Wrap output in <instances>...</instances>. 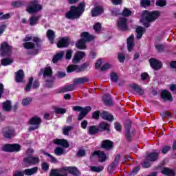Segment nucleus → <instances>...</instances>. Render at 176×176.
Instances as JSON below:
<instances>
[{"label":"nucleus","instance_id":"nucleus-1","mask_svg":"<svg viewBox=\"0 0 176 176\" xmlns=\"http://www.w3.org/2000/svg\"><path fill=\"white\" fill-rule=\"evenodd\" d=\"M86 8V3L85 2L80 3L78 6H72L70 10L65 14L66 19L69 20H75L79 19L83 14L85 8Z\"/></svg>","mask_w":176,"mask_h":176},{"label":"nucleus","instance_id":"nucleus-2","mask_svg":"<svg viewBox=\"0 0 176 176\" xmlns=\"http://www.w3.org/2000/svg\"><path fill=\"white\" fill-rule=\"evenodd\" d=\"M159 16H160V13L157 11L149 12L145 10L143 12L141 21L144 27L148 28V27H151L150 23L155 21V20H157Z\"/></svg>","mask_w":176,"mask_h":176},{"label":"nucleus","instance_id":"nucleus-3","mask_svg":"<svg viewBox=\"0 0 176 176\" xmlns=\"http://www.w3.org/2000/svg\"><path fill=\"white\" fill-rule=\"evenodd\" d=\"M23 41L25 42L23 44L25 49H35L36 52H38L41 49V46L38 44L41 42V38L38 37L26 36Z\"/></svg>","mask_w":176,"mask_h":176},{"label":"nucleus","instance_id":"nucleus-4","mask_svg":"<svg viewBox=\"0 0 176 176\" xmlns=\"http://www.w3.org/2000/svg\"><path fill=\"white\" fill-rule=\"evenodd\" d=\"M43 9V6L39 4L38 0H33L30 1L26 7V12L29 13V14H34V13H38V12H41Z\"/></svg>","mask_w":176,"mask_h":176},{"label":"nucleus","instance_id":"nucleus-5","mask_svg":"<svg viewBox=\"0 0 176 176\" xmlns=\"http://www.w3.org/2000/svg\"><path fill=\"white\" fill-rule=\"evenodd\" d=\"M41 162L39 157L29 156L23 159V165L30 167L32 164H38Z\"/></svg>","mask_w":176,"mask_h":176},{"label":"nucleus","instance_id":"nucleus-6","mask_svg":"<svg viewBox=\"0 0 176 176\" xmlns=\"http://www.w3.org/2000/svg\"><path fill=\"white\" fill-rule=\"evenodd\" d=\"M0 52L3 57H8L12 54V47L4 42L1 45Z\"/></svg>","mask_w":176,"mask_h":176},{"label":"nucleus","instance_id":"nucleus-7","mask_svg":"<svg viewBox=\"0 0 176 176\" xmlns=\"http://www.w3.org/2000/svg\"><path fill=\"white\" fill-rule=\"evenodd\" d=\"M21 146L19 144H6L2 147L4 152H20Z\"/></svg>","mask_w":176,"mask_h":176},{"label":"nucleus","instance_id":"nucleus-8","mask_svg":"<svg viewBox=\"0 0 176 176\" xmlns=\"http://www.w3.org/2000/svg\"><path fill=\"white\" fill-rule=\"evenodd\" d=\"M68 175V169L64 166L59 169H52L50 172V176H67Z\"/></svg>","mask_w":176,"mask_h":176},{"label":"nucleus","instance_id":"nucleus-9","mask_svg":"<svg viewBox=\"0 0 176 176\" xmlns=\"http://www.w3.org/2000/svg\"><path fill=\"white\" fill-rule=\"evenodd\" d=\"M41 118L38 116L32 118V119L30 120V124L31 125L29 128L30 131H34V130L39 129V124H41Z\"/></svg>","mask_w":176,"mask_h":176},{"label":"nucleus","instance_id":"nucleus-10","mask_svg":"<svg viewBox=\"0 0 176 176\" xmlns=\"http://www.w3.org/2000/svg\"><path fill=\"white\" fill-rule=\"evenodd\" d=\"M85 56H86V53H85V52H77L73 57V64H78V63H80V60H82Z\"/></svg>","mask_w":176,"mask_h":176},{"label":"nucleus","instance_id":"nucleus-11","mask_svg":"<svg viewBox=\"0 0 176 176\" xmlns=\"http://www.w3.org/2000/svg\"><path fill=\"white\" fill-rule=\"evenodd\" d=\"M43 75V78H52V75H53V70L50 67H45L42 69L38 73V76Z\"/></svg>","mask_w":176,"mask_h":176},{"label":"nucleus","instance_id":"nucleus-12","mask_svg":"<svg viewBox=\"0 0 176 176\" xmlns=\"http://www.w3.org/2000/svg\"><path fill=\"white\" fill-rule=\"evenodd\" d=\"M87 71V67H67V72L69 73L71 72H77L78 74L80 72H86Z\"/></svg>","mask_w":176,"mask_h":176},{"label":"nucleus","instance_id":"nucleus-13","mask_svg":"<svg viewBox=\"0 0 176 176\" xmlns=\"http://www.w3.org/2000/svg\"><path fill=\"white\" fill-rule=\"evenodd\" d=\"M117 24L119 30H122V31H126V30H127V19L124 17L120 18Z\"/></svg>","mask_w":176,"mask_h":176},{"label":"nucleus","instance_id":"nucleus-14","mask_svg":"<svg viewBox=\"0 0 176 176\" xmlns=\"http://www.w3.org/2000/svg\"><path fill=\"white\" fill-rule=\"evenodd\" d=\"M69 45V39L68 38V37H63L58 41L57 43V47H59V49H61L63 47H68Z\"/></svg>","mask_w":176,"mask_h":176},{"label":"nucleus","instance_id":"nucleus-15","mask_svg":"<svg viewBox=\"0 0 176 176\" xmlns=\"http://www.w3.org/2000/svg\"><path fill=\"white\" fill-rule=\"evenodd\" d=\"M101 148L105 151H109L113 148V142L109 140H103L101 143Z\"/></svg>","mask_w":176,"mask_h":176},{"label":"nucleus","instance_id":"nucleus-16","mask_svg":"<svg viewBox=\"0 0 176 176\" xmlns=\"http://www.w3.org/2000/svg\"><path fill=\"white\" fill-rule=\"evenodd\" d=\"M54 144H55V145L63 146V148H69V143H68V140L65 139H56L54 140Z\"/></svg>","mask_w":176,"mask_h":176},{"label":"nucleus","instance_id":"nucleus-17","mask_svg":"<svg viewBox=\"0 0 176 176\" xmlns=\"http://www.w3.org/2000/svg\"><path fill=\"white\" fill-rule=\"evenodd\" d=\"M159 159V152L155 150L153 153H148L146 155V160L148 162H156Z\"/></svg>","mask_w":176,"mask_h":176},{"label":"nucleus","instance_id":"nucleus-18","mask_svg":"<svg viewBox=\"0 0 176 176\" xmlns=\"http://www.w3.org/2000/svg\"><path fill=\"white\" fill-rule=\"evenodd\" d=\"M104 13V8L102 6H96L91 10L92 17H97L100 14Z\"/></svg>","mask_w":176,"mask_h":176},{"label":"nucleus","instance_id":"nucleus-19","mask_svg":"<svg viewBox=\"0 0 176 176\" xmlns=\"http://www.w3.org/2000/svg\"><path fill=\"white\" fill-rule=\"evenodd\" d=\"M93 156H98L99 158V162L102 163L107 160V155L101 151H96L94 152Z\"/></svg>","mask_w":176,"mask_h":176},{"label":"nucleus","instance_id":"nucleus-20","mask_svg":"<svg viewBox=\"0 0 176 176\" xmlns=\"http://www.w3.org/2000/svg\"><path fill=\"white\" fill-rule=\"evenodd\" d=\"M81 40H83L85 42H90L94 39V36L90 35L87 32H82L80 34Z\"/></svg>","mask_w":176,"mask_h":176},{"label":"nucleus","instance_id":"nucleus-21","mask_svg":"<svg viewBox=\"0 0 176 176\" xmlns=\"http://www.w3.org/2000/svg\"><path fill=\"white\" fill-rule=\"evenodd\" d=\"M73 82L75 86H78V85H83L86 83V82H89V78L86 76L79 77L77 78H74Z\"/></svg>","mask_w":176,"mask_h":176},{"label":"nucleus","instance_id":"nucleus-22","mask_svg":"<svg viewBox=\"0 0 176 176\" xmlns=\"http://www.w3.org/2000/svg\"><path fill=\"white\" fill-rule=\"evenodd\" d=\"M91 111V107L87 106L85 107V109L80 112V114L78 118V120H82L84 118H86V116L89 112Z\"/></svg>","mask_w":176,"mask_h":176},{"label":"nucleus","instance_id":"nucleus-23","mask_svg":"<svg viewBox=\"0 0 176 176\" xmlns=\"http://www.w3.org/2000/svg\"><path fill=\"white\" fill-rule=\"evenodd\" d=\"M64 51H60L59 52L56 53V54L54 56L52 63H54V64H56L58 63V61H61V60L64 58Z\"/></svg>","mask_w":176,"mask_h":176},{"label":"nucleus","instance_id":"nucleus-24","mask_svg":"<svg viewBox=\"0 0 176 176\" xmlns=\"http://www.w3.org/2000/svg\"><path fill=\"white\" fill-rule=\"evenodd\" d=\"M161 97L164 101H173V96H171V93L168 91L164 90L161 93Z\"/></svg>","mask_w":176,"mask_h":176},{"label":"nucleus","instance_id":"nucleus-25","mask_svg":"<svg viewBox=\"0 0 176 176\" xmlns=\"http://www.w3.org/2000/svg\"><path fill=\"white\" fill-rule=\"evenodd\" d=\"M3 134L6 138H12L14 135V131L10 128H4L3 129Z\"/></svg>","mask_w":176,"mask_h":176},{"label":"nucleus","instance_id":"nucleus-26","mask_svg":"<svg viewBox=\"0 0 176 176\" xmlns=\"http://www.w3.org/2000/svg\"><path fill=\"white\" fill-rule=\"evenodd\" d=\"M47 37L51 43H54V39L56 38V32L52 30H48L46 33Z\"/></svg>","mask_w":176,"mask_h":176},{"label":"nucleus","instance_id":"nucleus-27","mask_svg":"<svg viewBox=\"0 0 176 176\" xmlns=\"http://www.w3.org/2000/svg\"><path fill=\"white\" fill-rule=\"evenodd\" d=\"M15 80L18 83L23 82L24 80V72L23 70L21 69L16 72Z\"/></svg>","mask_w":176,"mask_h":176},{"label":"nucleus","instance_id":"nucleus-28","mask_svg":"<svg viewBox=\"0 0 176 176\" xmlns=\"http://www.w3.org/2000/svg\"><path fill=\"white\" fill-rule=\"evenodd\" d=\"M100 116L102 119H104V120H108V122H112L113 120V116L111 115L107 111H103L101 114Z\"/></svg>","mask_w":176,"mask_h":176},{"label":"nucleus","instance_id":"nucleus-29","mask_svg":"<svg viewBox=\"0 0 176 176\" xmlns=\"http://www.w3.org/2000/svg\"><path fill=\"white\" fill-rule=\"evenodd\" d=\"M127 47L129 52H131L134 47V35L133 34L127 39Z\"/></svg>","mask_w":176,"mask_h":176},{"label":"nucleus","instance_id":"nucleus-30","mask_svg":"<svg viewBox=\"0 0 176 176\" xmlns=\"http://www.w3.org/2000/svg\"><path fill=\"white\" fill-rule=\"evenodd\" d=\"M148 63L151 67H163V63L155 58H150Z\"/></svg>","mask_w":176,"mask_h":176},{"label":"nucleus","instance_id":"nucleus-31","mask_svg":"<svg viewBox=\"0 0 176 176\" xmlns=\"http://www.w3.org/2000/svg\"><path fill=\"white\" fill-rule=\"evenodd\" d=\"M23 172L25 175H33V174H36V173H38V166H35L30 169H25Z\"/></svg>","mask_w":176,"mask_h":176},{"label":"nucleus","instance_id":"nucleus-32","mask_svg":"<svg viewBox=\"0 0 176 176\" xmlns=\"http://www.w3.org/2000/svg\"><path fill=\"white\" fill-rule=\"evenodd\" d=\"M39 19H41V16L32 15L30 18V25H31L32 27L33 25H36V24H38V21H39Z\"/></svg>","mask_w":176,"mask_h":176},{"label":"nucleus","instance_id":"nucleus-33","mask_svg":"<svg viewBox=\"0 0 176 176\" xmlns=\"http://www.w3.org/2000/svg\"><path fill=\"white\" fill-rule=\"evenodd\" d=\"M162 173L164 174V175L175 176V172L173 170L170 169L168 168H164L162 170Z\"/></svg>","mask_w":176,"mask_h":176},{"label":"nucleus","instance_id":"nucleus-34","mask_svg":"<svg viewBox=\"0 0 176 176\" xmlns=\"http://www.w3.org/2000/svg\"><path fill=\"white\" fill-rule=\"evenodd\" d=\"M76 47L77 49H80V50H86V41H84L83 40L80 39L76 43Z\"/></svg>","mask_w":176,"mask_h":176},{"label":"nucleus","instance_id":"nucleus-35","mask_svg":"<svg viewBox=\"0 0 176 176\" xmlns=\"http://www.w3.org/2000/svg\"><path fill=\"white\" fill-rule=\"evenodd\" d=\"M102 101L105 105H112V98L108 94L103 96Z\"/></svg>","mask_w":176,"mask_h":176},{"label":"nucleus","instance_id":"nucleus-36","mask_svg":"<svg viewBox=\"0 0 176 176\" xmlns=\"http://www.w3.org/2000/svg\"><path fill=\"white\" fill-rule=\"evenodd\" d=\"M3 109L6 112H9L12 109V102L10 100H7L3 102Z\"/></svg>","mask_w":176,"mask_h":176},{"label":"nucleus","instance_id":"nucleus-37","mask_svg":"<svg viewBox=\"0 0 176 176\" xmlns=\"http://www.w3.org/2000/svg\"><path fill=\"white\" fill-rule=\"evenodd\" d=\"M144 32H145V29L143 27H142V26L138 27L136 28L137 39H141V38H142V35H144Z\"/></svg>","mask_w":176,"mask_h":176},{"label":"nucleus","instance_id":"nucleus-38","mask_svg":"<svg viewBox=\"0 0 176 176\" xmlns=\"http://www.w3.org/2000/svg\"><path fill=\"white\" fill-rule=\"evenodd\" d=\"M67 173H69L72 175H79V170L76 167L74 166L67 167Z\"/></svg>","mask_w":176,"mask_h":176},{"label":"nucleus","instance_id":"nucleus-39","mask_svg":"<svg viewBox=\"0 0 176 176\" xmlns=\"http://www.w3.org/2000/svg\"><path fill=\"white\" fill-rule=\"evenodd\" d=\"M74 130V126H65L63 128V134L64 135H69V131Z\"/></svg>","mask_w":176,"mask_h":176},{"label":"nucleus","instance_id":"nucleus-40","mask_svg":"<svg viewBox=\"0 0 176 176\" xmlns=\"http://www.w3.org/2000/svg\"><path fill=\"white\" fill-rule=\"evenodd\" d=\"M75 89V85H65L61 89V91L63 93H67L68 91H72Z\"/></svg>","mask_w":176,"mask_h":176},{"label":"nucleus","instance_id":"nucleus-41","mask_svg":"<svg viewBox=\"0 0 176 176\" xmlns=\"http://www.w3.org/2000/svg\"><path fill=\"white\" fill-rule=\"evenodd\" d=\"M98 133V128L96 126H90L89 127V134L91 135H94V134H97Z\"/></svg>","mask_w":176,"mask_h":176},{"label":"nucleus","instance_id":"nucleus-42","mask_svg":"<svg viewBox=\"0 0 176 176\" xmlns=\"http://www.w3.org/2000/svg\"><path fill=\"white\" fill-rule=\"evenodd\" d=\"M131 87L132 89H133L134 91H136V93H139L140 96H142L144 94V91H142L141 87H140L137 84L132 85Z\"/></svg>","mask_w":176,"mask_h":176},{"label":"nucleus","instance_id":"nucleus-43","mask_svg":"<svg viewBox=\"0 0 176 176\" xmlns=\"http://www.w3.org/2000/svg\"><path fill=\"white\" fill-rule=\"evenodd\" d=\"M32 102V98H25L22 100V105L23 107H27Z\"/></svg>","mask_w":176,"mask_h":176},{"label":"nucleus","instance_id":"nucleus-44","mask_svg":"<svg viewBox=\"0 0 176 176\" xmlns=\"http://www.w3.org/2000/svg\"><path fill=\"white\" fill-rule=\"evenodd\" d=\"M131 10L127 8H124L122 12V15L124 16V17H130V16H131Z\"/></svg>","mask_w":176,"mask_h":176},{"label":"nucleus","instance_id":"nucleus-45","mask_svg":"<svg viewBox=\"0 0 176 176\" xmlns=\"http://www.w3.org/2000/svg\"><path fill=\"white\" fill-rule=\"evenodd\" d=\"M12 63H13L12 59L3 58L1 60V65H3V66L10 65Z\"/></svg>","mask_w":176,"mask_h":176},{"label":"nucleus","instance_id":"nucleus-46","mask_svg":"<svg viewBox=\"0 0 176 176\" xmlns=\"http://www.w3.org/2000/svg\"><path fill=\"white\" fill-rule=\"evenodd\" d=\"M34 82V78H30L29 79V82L25 87V91H31V89L32 88V82Z\"/></svg>","mask_w":176,"mask_h":176},{"label":"nucleus","instance_id":"nucleus-47","mask_svg":"<svg viewBox=\"0 0 176 176\" xmlns=\"http://www.w3.org/2000/svg\"><path fill=\"white\" fill-rule=\"evenodd\" d=\"M110 79L111 81L113 82V83H116V82H118V79H119V77L118 76V74L116 73L112 72L110 75Z\"/></svg>","mask_w":176,"mask_h":176},{"label":"nucleus","instance_id":"nucleus-48","mask_svg":"<svg viewBox=\"0 0 176 176\" xmlns=\"http://www.w3.org/2000/svg\"><path fill=\"white\" fill-rule=\"evenodd\" d=\"M109 124L104 122L100 124L99 127L102 129V130H107V131H109Z\"/></svg>","mask_w":176,"mask_h":176},{"label":"nucleus","instance_id":"nucleus-49","mask_svg":"<svg viewBox=\"0 0 176 176\" xmlns=\"http://www.w3.org/2000/svg\"><path fill=\"white\" fill-rule=\"evenodd\" d=\"M140 5L142 8H148L151 6V1L150 0H141Z\"/></svg>","mask_w":176,"mask_h":176},{"label":"nucleus","instance_id":"nucleus-50","mask_svg":"<svg viewBox=\"0 0 176 176\" xmlns=\"http://www.w3.org/2000/svg\"><path fill=\"white\" fill-rule=\"evenodd\" d=\"M54 153L57 156H62V155H64V149H63L61 147H57L54 150Z\"/></svg>","mask_w":176,"mask_h":176},{"label":"nucleus","instance_id":"nucleus-51","mask_svg":"<svg viewBox=\"0 0 176 176\" xmlns=\"http://www.w3.org/2000/svg\"><path fill=\"white\" fill-rule=\"evenodd\" d=\"M91 170L94 173H101L104 170V166H92L91 167Z\"/></svg>","mask_w":176,"mask_h":176},{"label":"nucleus","instance_id":"nucleus-52","mask_svg":"<svg viewBox=\"0 0 176 176\" xmlns=\"http://www.w3.org/2000/svg\"><path fill=\"white\" fill-rule=\"evenodd\" d=\"M43 155H45V156H48V157L51 159L52 163H57L58 162L56 157H53V155H52L49 153L43 151Z\"/></svg>","mask_w":176,"mask_h":176},{"label":"nucleus","instance_id":"nucleus-53","mask_svg":"<svg viewBox=\"0 0 176 176\" xmlns=\"http://www.w3.org/2000/svg\"><path fill=\"white\" fill-rule=\"evenodd\" d=\"M72 54H74L73 50H66V55H65L66 60H71V58H72Z\"/></svg>","mask_w":176,"mask_h":176},{"label":"nucleus","instance_id":"nucleus-54","mask_svg":"<svg viewBox=\"0 0 176 176\" xmlns=\"http://www.w3.org/2000/svg\"><path fill=\"white\" fill-rule=\"evenodd\" d=\"M171 146L168 145L164 146V148H162L161 152L164 155H166V153H168L169 151H170Z\"/></svg>","mask_w":176,"mask_h":176},{"label":"nucleus","instance_id":"nucleus-55","mask_svg":"<svg viewBox=\"0 0 176 176\" xmlns=\"http://www.w3.org/2000/svg\"><path fill=\"white\" fill-rule=\"evenodd\" d=\"M95 68L98 72H107L109 70V67H96Z\"/></svg>","mask_w":176,"mask_h":176},{"label":"nucleus","instance_id":"nucleus-56","mask_svg":"<svg viewBox=\"0 0 176 176\" xmlns=\"http://www.w3.org/2000/svg\"><path fill=\"white\" fill-rule=\"evenodd\" d=\"M67 109L64 108H56L55 109V113L64 115V113H66Z\"/></svg>","mask_w":176,"mask_h":176},{"label":"nucleus","instance_id":"nucleus-57","mask_svg":"<svg viewBox=\"0 0 176 176\" xmlns=\"http://www.w3.org/2000/svg\"><path fill=\"white\" fill-rule=\"evenodd\" d=\"M116 164H114L113 162L111 163L107 168V170L109 173H110V174H112V173H113V171H115V167H116Z\"/></svg>","mask_w":176,"mask_h":176},{"label":"nucleus","instance_id":"nucleus-58","mask_svg":"<svg viewBox=\"0 0 176 176\" xmlns=\"http://www.w3.org/2000/svg\"><path fill=\"white\" fill-rule=\"evenodd\" d=\"M155 49L159 52V53H162V52H164V45L162 44H155Z\"/></svg>","mask_w":176,"mask_h":176},{"label":"nucleus","instance_id":"nucleus-59","mask_svg":"<svg viewBox=\"0 0 176 176\" xmlns=\"http://www.w3.org/2000/svg\"><path fill=\"white\" fill-rule=\"evenodd\" d=\"M3 14V12H0V20H9V19H10V14H6L4 15Z\"/></svg>","mask_w":176,"mask_h":176},{"label":"nucleus","instance_id":"nucleus-60","mask_svg":"<svg viewBox=\"0 0 176 176\" xmlns=\"http://www.w3.org/2000/svg\"><path fill=\"white\" fill-rule=\"evenodd\" d=\"M94 30L96 32H100V31H101V23L98 22L95 23L94 25Z\"/></svg>","mask_w":176,"mask_h":176},{"label":"nucleus","instance_id":"nucleus-61","mask_svg":"<svg viewBox=\"0 0 176 176\" xmlns=\"http://www.w3.org/2000/svg\"><path fill=\"white\" fill-rule=\"evenodd\" d=\"M124 127L126 129V131H130V129H131V120H126L124 124Z\"/></svg>","mask_w":176,"mask_h":176},{"label":"nucleus","instance_id":"nucleus-62","mask_svg":"<svg viewBox=\"0 0 176 176\" xmlns=\"http://www.w3.org/2000/svg\"><path fill=\"white\" fill-rule=\"evenodd\" d=\"M23 5H24V2L23 1L12 2V6H14V8H20V6H23Z\"/></svg>","mask_w":176,"mask_h":176},{"label":"nucleus","instance_id":"nucleus-63","mask_svg":"<svg viewBox=\"0 0 176 176\" xmlns=\"http://www.w3.org/2000/svg\"><path fill=\"white\" fill-rule=\"evenodd\" d=\"M160 116H162V118H164L170 117L171 114H170V112H168V111H164L160 113Z\"/></svg>","mask_w":176,"mask_h":176},{"label":"nucleus","instance_id":"nucleus-64","mask_svg":"<svg viewBox=\"0 0 176 176\" xmlns=\"http://www.w3.org/2000/svg\"><path fill=\"white\" fill-rule=\"evenodd\" d=\"M41 168L43 170V171H48L49 170V164L47 162H43L41 164Z\"/></svg>","mask_w":176,"mask_h":176}]
</instances>
